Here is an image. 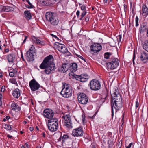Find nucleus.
<instances>
[{
    "mask_svg": "<svg viewBox=\"0 0 148 148\" xmlns=\"http://www.w3.org/2000/svg\"><path fill=\"white\" fill-rule=\"evenodd\" d=\"M111 105L112 108V116L114 115L113 107L116 110H119L122 107V101L120 94L119 93V90L116 87L111 95Z\"/></svg>",
    "mask_w": 148,
    "mask_h": 148,
    "instance_id": "f257e3e1",
    "label": "nucleus"
},
{
    "mask_svg": "<svg viewBox=\"0 0 148 148\" xmlns=\"http://www.w3.org/2000/svg\"><path fill=\"white\" fill-rule=\"evenodd\" d=\"M53 58L52 55H50L46 57L40 66L42 69H45L44 71L47 74H49L51 71H54L55 66L53 62Z\"/></svg>",
    "mask_w": 148,
    "mask_h": 148,
    "instance_id": "f03ea898",
    "label": "nucleus"
},
{
    "mask_svg": "<svg viewBox=\"0 0 148 148\" xmlns=\"http://www.w3.org/2000/svg\"><path fill=\"white\" fill-rule=\"evenodd\" d=\"M47 20L49 22L53 25H57L59 21L54 13L51 12H48L46 13L45 15Z\"/></svg>",
    "mask_w": 148,
    "mask_h": 148,
    "instance_id": "7ed1b4c3",
    "label": "nucleus"
},
{
    "mask_svg": "<svg viewBox=\"0 0 148 148\" xmlns=\"http://www.w3.org/2000/svg\"><path fill=\"white\" fill-rule=\"evenodd\" d=\"M48 129L51 132H54L57 131L58 128V121L57 119H51L48 121Z\"/></svg>",
    "mask_w": 148,
    "mask_h": 148,
    "instance_id": "20e7f679",
    "label": "nucleus"
},
{
    "mask_svg": "<svg viewBox=\"0 0 148 148\" xmlns=\"http://www.w3.org/2000/svg\"><path fill=\"white\" fill-rule=\"evenodd\" d=\"M72 91L69 87L68 85L66 84H63L62 89L60 92V94L65 98H68L72 95Z\"/></svg>",
    "mask_w": 148,
    "mask_h": 148,
    "instance_id": "39448f33",
    "label": "nucleus"
},
{
    "mask_svg": "<svg viewBox=\"0 0 148 148\" xmlns=\"http://www.w3.org/2000/svg\"><path fill=\"white\" fill-rule=\"evenodd\" d=\"M35 47L32 45L29 50L25 54V58L28 62L33 61L34 60V54L35 52Z\"/></svg>",
    "mask_w": 148,
    "mask_h": 148,
    "instance_id": "423d86ee",
    "label": "nucleus"
},
{
    "mask_svg": "<svg viewBox=\"0 0 148 148\" xmlns=\"http://www.w3.org/2000/svg\"><path fill=\"white\" fill-rule=\"evenodd\" d=\"M102 46L99 43H94L90 46V52L93 55L98 54L102 49Z\"/></svg>",
    "mask_w": 148,
    "mask_h": 148,
    "instance_id": "0eeeda50",
    "label": "nucleus"
},
{
    "mask_svg": "<svg viewBox=\"0 0 148 148\" xmlns=\"http://www.w3.org/2000/svg\"><path fill=\"white\" fill-rule=\"evenodd\" d=\"M108 68L110 69H112L116 68L119 65V61L118 59L114 57L112 58L111 61L106 63Z\"/></svg>",
    "mask_w": 148,
    "mask_h": 148,
    "instance_id": "6e6552de",
    "label": "nucleus"
},
{
    "mask_svg": "<svg viewBox=\"0 0 148 148\" xmlns=\"http://www.w3.org/2000/svg\"><path fill=\"white\" fill-rule=\"evenodd\" d=\"M89 86L92 90H97L100 89L101 84L99 81L94 79L91 80L90 82Z\"/></svg>",
    "mask_w": 148,
    "mask_h": 148,
    "instance_id": "1a4fd4ad",
    "label": "nucleus"
},
{
    "mask_svg": "<svg viewBox=\"0 0 148 148\" xmlns=\"http://www.w3.org/2000/svg\"><path fill=\"white\" fill-rule=\"evenodd\" d=\"M77 98L79 102L81 104H86L88 102V97L85 93H80Z\"/></svg>",
    "mask_w": 148,
    "mask_h": 148,
    "instance_id": "9d476101",
    "label": "nucleus"
},
{
    "mask_svg": "<svg viewBox=\"0 0 148 148\" xmlns=\"http://www.w3.org/2000/svg\"><path fill=\"white\" fill-rule=\"evenodd\" d=\"M29 86L32 91L37 90L40 86L39 84L34 79L32 80L29 82Z\"/></svg>",
    "mask_w": 148,
    "mask_h": 148,
    "instance_id": "9b49d317",
    "label": "nucleus"
},
{
    "mask_svg": "<svg viewBox=\"0 0 148 148\" xmlns=\"http://www.w3.org/2000/svg\"><path fill=\"white\" fill-rule=\"evenodd\" d=\"M54 46L58 50L63 53H66L68 51L67 48L63 44L56 42L55 43Z\"/></svg>",
    "mask_w": 148,
    "mask_h": 148,
    "instance_id": "f8f14e48",
    "label": "nucleus"
},
{
    "mask_svg": "<svg viewBox=\"0 0 148 148\" xmlns=\"http://www.w3.org/2000/svg\"><path fill=\"white\" fill-rule=\"evenodd\" d=\"M44 116L48 119H51L54 115L53 111L51 110L46 109L43 112Z\"/></svg>",
    "mask_w": 148,
    "mask_h": 148,
    "instance_id": "ddd939ff",
    "label": "nucleus"
},
{
    "mask_svg": "<svg viewBox=\"0 0 148 148\" xmlns=\"http://www.w3.org/2000/svg\"><path fill=\"white\" fill-rule=\"evenodd\" d=\"M72 133L75 136H82L83 134V132L82 128L80 127L73 130Z\"/></svg>",
    "mask_w": 148,
    "mask_h": 148,
    "instance_id": "4468645a",
    "label": "nucleus"
},
{
    "mask_svg": "<svg viewBox=\"0 0 148 148\" xmlns=\"http://www.w3.org/2000/svg\"><path fill=\"white\" fill-rule=\"evenodd\" d=\"M75 78L77 80L81 82H84L88 80V77L87 75L83 74L80 75H76Z\"/></svg>",
    "mask_w": 148,
    "mask_h": 148,
    "instance_id": "2eb2a0df",
    "label": "nucleus"
},
{
    "mask_svg": "<svg viewBox=\"0 0 148 148\" xmlns=\"http://www.w3.org/2000/svg\"><path fill=\"white\" fill-rule=\"evenodd\" d=\"M69 67L68 65L66 63L62 64V66L59 68V71L62 73L66 72L68 70Z\"/></svg>",
    "mask_w": 148,
    "mask_h": 148,
    "instance_id": "dca6fc26",
    "label": "nucleus"
},
{
    "mask_svg": "<svg viewBox=\"0 0 148 148\" xmlns=\"http://www.w3.org/2000/svg\"><path fill=\"white\" fill-rule=\"evenodd\" d=\"M12 95L14 97L18 98L21 95L20 90L18 88L15 89L13 91Z\"/></svg>",
    "mask_w": 148,
    "mask_h": 148,
    "instance_id": "f3484780",
    "label": "nucleus"
},
{
    "mask_svg": "<svg viewBox=\"0 0 148 148\" xmlns=\"http://www.w3.org/2000/svg\"><path fill=\"white\" fill-rule=\"evenodd\" d=\"M7 58L9 63H13L15 58V55L13 54H10L7 56Z\"/></svg>",
    "mask_w": 148,
    "mask_h": 148,
    "instance_id": "a211bd4d",
    "label": "nucleus"
},
{
    "mask_svg": "<svg viewBox=\"0 0 148 148\" xmlns=\"http://www.w3.org/2000/svg\"><path fill=\"white\" fill-rule=\"evenodd\" d=\"M148 8L145 5H143L142 8V15L143 16H146L148 15Z\"/></svg>",
    "mask_w": 148,
    "mask_h": 148,
    "instance_id": "6ab92c4d",
    "label": "nucleus"
},
{
    "mask_svg": "<svg viewBox=\"0 0 148 148\" xmlns=\"http://www.w3.org/2000/svg\"><path fill=\"white\" fill-rule=\"evenodd\" d=\"M62 118L64 119V123H66L68 122H71V120L70 119V116L69 115H66L62 117Z\"/></svg>",
    "mask_w": 148,
    "mask_h": 148,
    "instance_id": "aec40b11",
    "label": "nucleus"
},
{
    "mask_svg": "<svg viewBox=\"0 0 148 148\" xmlns=\"http://www.w3.org/2000/svg\"><path fill=\"white\" fill-rule=\"evenodd\" d=\"M77 65L76 63H73L71 65L70 68L71 71L72 72L75 71L77 69Z\"/></svg>",
    "mask_w": 148,
    "mask_h": 148,
    "instance_id": "412c9836",
    "label": "nucleus"
},
{
    "mask_svg": "<svg viewBox=\"0 0 148 148\" xmlns=\"http://www.w3.org/2000/svg\"><path fill=\"white\" fill-rule=\"evenodd\" d=\"M24 13L26 19L29 20L31 18L32 16L29 11L28 10L25 11Z\"/></svg>",
    "mask_w": 148,
    "mask_h": 148,
    "instance_id": "4be33fe9",
    "label": "nucleus"
},
{
    "mask_svg": "<svg viewBox=\"0 0 148 148\" xmlns=\"http://www.w3.org/2000/svg\"><path fill=\"white\" fill-rule=\"evenodd\" d=\"M140 58L142 60H145L148 59V56L146 53L143 52L142 53L140 56Z\"/></svg>",
    "mask_w": 148,
    "mask_h": 148,
    "instance_id": "5701e85b",
    "label": "nucleus"
},
{
    "mask_svg": "<svg viewBox=\"0 0 148 148\" xmlns=\"http://www.w3.org/2000/svg\"><path fill=\"white\" fill-rule=\"evenodd\" d=\"M11 107L14 110H19V107L18 105L15 103H12L11 105Z\"/></svg>",
    "mask_w": 148,
    "mask_h": 148,
    "instance_id": "b1692460",
    "label": "nucleus"
},
{
    "mask_svg": "<svg viewBox=\"0 0 148 148\" xmlns=\"http://www.w3.org/2000/svg\"><path fill=\"white\" fill-rule=\"evenodd\" d=\"M14 10V8L10 6H5L4 11L8 12L10 11H13Z\"/></svg>",
    "mask_w": 148,
    "mask_h": 148,
    "instance_id": "393cba45",
    "label": "nucleus"
},
{
    "mask_svg": "<svg viewBox=\"0 0 148 148\" xmlns=\"http://www.w3.org/2000/svg\"><path fill=\"white\" fill-rule=\"evenodd\" d=\"M64 123V125L66 126L67 128H71L72 127V123L71 121V122H68L66 123Z\"/></svg>",
    "mask_w": 148,
    "mask_h": 148,
    "instance_id": "a878e982",
    "label": "nucleus"
},
{
    "mask_svg": "<svg viewBox=\"0 0 148 148\" xmlns=\"http://www.w3.org/2000/svg\"><path fill=\"white\" fill-rule=\"evenodd\" d=\"M146 28L145 26L144 25L141 26L139 29V31L140 33H143L144 31H146Z\"/></svg>",
    "mask_w": 148,
    "mask_h": 148,
    "instance_id": "bb28decb",
    "label": "nucleus"
},
{
    "mask_svg": "<svg viewBox=\"0 0 148 148\" xmlns=\"http://www.w3.org/2000/svg\"><path fill=\"white\" fill-rule=\"evenodd\" d=\"M143 47L144 49L148 52V42L145 41L143 45Z\"/></svg>",
    "mask_w": 148,
    "mask_h": 148,
    "instance_id": "cd10ccee",
    "label": "nucleus"
},
{
    "mask_svg": "<svg viewBox=\"0 0 148 148\" xmlns=\"http://www.w3.org/2000/svg\"><path fill=\"white\" fill-rule=\"evenodd\" d=\"M29 5H25V6L28 8H34V6L30 2L29 0H26Z\"/></svg>",
    "mask_w": 148,
    "mask_h": 148,
    "instance_id": "c85d7f7f",
    "label": "nucleus"
},
{
    "mask_svg": "<svg viewBox=\"0 0 148 148\" xmlns=\"http://www.w3.org/2000/svg\"><path fill=\"white\" fill-rule=\"evenodd\" d=\"M68 138H69V136L67 135H63L62 138V143H64Z\"/></svg>",
    "mask_w": 148,
    "mask_h": 148,
    "instance_id": "c756f323",
    "label": "nucleus"
},
{
    "mask_svg": "<svg viewBox=\"0 0 148 148\" xmlns=\"http://www.w3.org/2000/svg\"><path fill=\"white\" fill-rule=\"evenodd\" d=\"M87 13V12L86 11H83L81 13V17L79 19L80 20H82L83 17L86 15V14Z\"/></svg>",
    "mask_w": 148,
    "mask_h": 148,
    "instance_id": "7c9ffc66",
    "label": "nucleus"
},
{
    "mask_svg": "<svg viewBox=\"0 0 148 148\" xmlns=\"http://www.w3.org/2000/svg\"><path fill=\"white\" fill-rule=\"evenodd\" d=\"M111 54L109 52H106L105 53L104 57L106 59H108L109 58V57L111 55Z\"/></svg>",
    "mask_w": 148,
    "mask_h": 148,
    "instance_id": "2f4dec72",
    "label": "nucleus"
},
{
    "mask_svg": "<svg viewBox=\"0 0 148 148\" xmlns=\"http://www.w3.org/2000/svg\"><path fill=\"white\" fill-rule=\"evenodd\" d=\"M4 128L9 130H10L12 129L11 126L8 124H6L5 125Z\"/></svg>",
    "mask_w": 148,
    "mask_h": 148,
    "instance_id": "473e14b6",
    "label": "nucleus"
},
{
    "mask_svg": "<svg viewBox=\"0 0 148 148\" xmlns=\"http://www.w3.org/2000/svg\"><path fill=\"white\" fill-rule=\"evenodd\" d=\"M10 82L12 84H15L16 83V81L15 79L12 78L10 79Z\"/></svg>",
    "mask_w": 148,
    "mask_h": 148,
    "instance_id": "72a5a7b5",
    "label": "nucleus"
},
{
    "mask_svg": "<svg viewBox=\"0 0 148 148\" xmlns=\"http://www.w3.org/2000/svg\"><path fill=\"white\" fill-rule=\"evenodd\" d=\"M36 43L38 44L42 45L43 43V42L41 41L40 40L38 39H36Z\"/></svg>",
    "mask_w": 148,
    "mask_h": 148,
    "instance_id": "f704fd0d",
    "label": "nucleus"
},
{
    "mask_svg": "<svg viewBox=\"0 0 148 148\" xmlns=\"http://www.w3.org/2000/svg\"><path fill=\"white\" fill-rule=\"evenodd\" d=\"M5 6L0 5V12H3L4 11Z\"/></svg>",
    "mask_w": 148,
    "mask_h": 148,
    "instance_id": "c9c22d12",
    "label": "nucleus"
},
{
    "mask_svg": "<svg viewBox=\"0 0 148 148\" xmlns=\"http://www.w3.org/2000/svg\"><path fill=\"white\" fill-rule=\"evenodd\" d=\"M76 55L78 57L80 58V59L83 60L84 62H86L84 58L82 56L80 55H78L77 54H76Z\"/></svg>",
    "mask_w": 148,
    "mask_h": 148,
    "instance_id": "e433bc0d",
    "label": "nucleus"
},
{
    "mask_svg": "<svg viewBox=\"0 0 148 148\" xmlns=\"http://www.w3.org/2000/svg\"><path fill=\"white\" fill-rule=\"evenodd\" d=\"M132 145V143H130L128 146L126 144L125 146H126V148H130Z\"/></svg>",
    "mask_w": 148,
    "mask_h": 148,
    "instance_id": "4c0bfd02",
    "label": "nucleus"
},
{
    "mask_svg": "<svg viewBox=\"0 0 148 148\" xmlns=\"http://www.w3.org/2000/svg\"><path fill=\"white\" fill-rule=\"evenodd\" d=\"M5 90V87L4 86H2L1 90V92H4Z\"/></svg>",
    "mask_w": 148,
    "mask_h": 148,
    "instance_id": "58836bf2",
    "label": "nucleus"
},
{
    "mask_svg": "<svg viewBox=\"0 0 148 148\" xmlns=\"http://www.w3.org/2000/svg\"><path fill=\"white\" fill-rule=\"evenodd\" d=\"M122 38V35H120L118 37L117 39L118 40V42H120L121 39Z\"/></svg>",
    "mask_w": 148,
    "mask_h": 148,
    "instance_id": "ea45409f",
    "label": "nucleus"
},
{
    "mask_svg": "<svg viewBox=\"0 0 148 148\" xmlns=\"http://www.w3.org/2000/svg\"><path fill=\"white\" fill-rule=\"evenodd\" d=\"M9 75L10 77H12L14 76V73L13 72H10L9 73Z\"/></svg>",
    "mask_w": 148,
    "mask_h": 148,
    "instance_id": "a19ab883",
    "label": "nucleus"
},
{
    "mask_svg": "<svg viewBox=\"0 0 148 148\" xmlns=\"http://www.w3.org/2000/svg\"><path fill=\"white\" fill-rule=\"evenodd\" d=\"M81 9L83 11H86V6L84 5H82L81 7Z\"/></svg>",
    "mask_w": 148,
    "mask_h": 148,
    "instance_id": "79ce46f5",
    "label": "nucleus"
},
{
    "mask_svg": "<svg viewBox=\"0 0 148 148\" xmlns=\"http://www.w3.org/2000/svg\"><path fill=\"white\" fill-rule=\"evenodd\" d=\"M80 11L79 10H77L76 13V14L77 16V17H78L79 15L80 14Z\"/></svg>",
    "mask_w": 148,
    "mask_h": 148,
    "instance_id": "37998d69",
    "label": "nucleus"
},
{
    "mask_svg": "<svg viewBox=\"0 0 148 148\" xmlns=\"http://www.w3.org/2000/svg\"><path fill=\"white\" fill-rule=\"evenodd\" d=\"M139 103L138 101H136V107L138 108L139 106Z\"/></svg>",
    "mask_w": 148,
    "mask_h": 148,
    "instance_id": "c03bdc74",
    "label": "nucleus"
},
{
    "mask_svg": "<svg viewBox=\"0 0 148 148\" xmlns=\"http://www.w3.org/2000/svg\"><path fill=\"white\" fill-rule=\"evenodd\" d=\"M89 18L88 16H87L85 19V21L86 22H88L89 21Z\"/></svg>",
    "mask_w": 148,
    "mask_h": 148,
    "instance_id": "a18cd8bd",
    "label": "nucleus"
},
{
    "mask_svg": "<svg viewBox=\"0 0 148 148\" xmlns=\"http://www.w3.org/2000/svg\"><path fill=\"white\" fill-rule=\"evenodd\" d=\"M90 148H96L95 146L93 144H92L90 145Z\"/></svg>",
    "mask_w": 148,
    "mask_h": 148,
    "instance_id": "49530a36",
    "label": "nucleus"
},
{
    "mask_svg": "<svg viewBox=\"0 0 148 148\" xmlns=\"http://www.w3.org/2000/svg\"><path fill=\"white\" fill-rule=\"evenodd\" d=\"M139 20V18L138 16H136V17L135 21L136 22H138Z\"/></svg>",
    "mask_w": 148,
    "mask_h": 148,
    "instance_id": "de8ad7c7",
    "label": "nucleus"
},
{
    "mask_svg": "<svg viewBox=\"0 0 148 148\" xmlns=\"http://www.w3.org/2000/svg\"><path fill=\"white\" fill-rule=\"evenodd\" d=\"M121 143H122V142H121V141H120L119 143V148H121Z\"/></svg>",
    "mask_w": 148,
    "mask_h": 148,
    "instance_id": "09e8293b",
    "label": "nucleus"
},
{
    "mask_svg": "<svg viewBox=\"0 0 148 148\" xmlns=\"http://www.w3.org/2000/svg\"><path fill=\"white\" fill-rule=\"evenodd\" d=\"M25 39L24 40H23V43H25V42L27 38V36H25Z\"/></svg>",
    "mask_w": 148,
    "mask_h": 148,
    "instance_id": "8fccbe9b",
    "label": "nucleus"
},
{
    "mask_svg": "<svg viewBox=\"0 0 148 148\" xmlns=\"http://www.w3.org/2000/svg\"><path fill=\"white\" fill-rule=\"evenodd\" d=\"M21 58L22 59V60L23 61H25V59H24V57H23V53H22V52L21 53Z\"/></svg>",
    "mask_w": 148,
    "mask_h": 148,
    "instance_id": "3c124183",
    "label": "nucleus"
},
{
    "mask_svg": "<svg viewBox=\"0 0 148 148\" xmlns=\"http://www.w3.org/2000/svg\"><path fill=\"white\" fill-rule=\"evenodd\" d=\"M134 59H135V53H134L133 54V64H134Z\"/></svg>",
    "mask_w": 148,
    "mask_h": 148,
    "instance_id": "603ef678",
    "label": "nucleus"
},
{
    "mask_svg": "<svg viewBox=\"0 0 148 148\" xmlns=\"http://www.w3.org/2000/svg\"><path fill=\"white\" fill-rule=\"evenodd\" d=\"M3 98V95L1 93L0 94V100H2Z\"/></svg>",
    "mask_w": 148,
    "mask_h": 148,
    "instance_id": "864d4df0",
    "label": "nucleus"
},
{
    "mask_svg": "<svg viewBox=\"0 0 148 148\" xmlns=\"http://www.w3.org/2000/svg\"><path fill=\"white\" fill-rule=\"evenodd\" d=\"M85 119V115H82V120L83 122Z\"/></svg>",
    "mask_w": 148,
    "mask_h": 148,
    "instance_id": "5fc2aeb1",
    "label": "nucleus"
},
{
    "mask_svg": "<svg viewBox=\"0 0 148 148\" xmlns=\"http://www.w3.org/2000/svg\"><path fill=\"white\" fill-rule=\"evenodd\" d=\"M51 35L53 36V37H55V38H58L57 37V36L55 35H53V34H51Z\"/></svg>",
    "mask_w": 148,
    "mask_h": 148,
    "instance_id": "6e6d98bb",
    "label": "nucleus"
},
{
    "mask_svg": "<svg viewBox=\"0 0 148 148\" xmlns=\"http://www.w3.org/2000/svg\"><path fill=\"white\" fill-rule=\"evenodd\" d=\"M34 129L33 127H30L29 128V130L31 131H33Z\"/></svg>",
    "mask_w": 148,
    "mask_h": 148,
    "instance_id": "4d7b16f0",
    "label": "nucleus"
},
{
    "mask_svg": "<svg viewBox=\"0 0 148 148\" xmlns=\"http://www.w3.org/2000/svg\"><path fill=\"white\" fill-rule=\"evenodd\" d=\"M54 1H55V2H57V3H58L59 2H60V1L61 0H53Z\"/></svg>",
    "mask_w": 148,
    "mask_h": 148,
    "instance_id": "13d9d810",
    "label": "nucleus"
},
{
    "mask_svg": "<svg viewBox=\"0 0 148 148\" xmlns=\"http://www.w3.org/2000/svg\"><path fill=\"white\" fill-rule=\"evenodd\" d=\"M10 118V117L9 116H7L5 117V119L7 120H8Z\"/></svg>",
    "mask_w": 148,
    "mask_h": 148,
    "instance_id": "bf43d9fd",
    "label": "nucleus"
},
{
    "mask_svg": "<svg viewBox=\"0 0 148 148\" xmlns=\"http://www.w3.org/2000/svg\"><path fill=\"white\" fill-rule=\"evenodd\" d=\"M2 105V100H0V106H1Z\"/></svg>",
    "mask_w": 148,
    "mask_h": 148,
    "instance_id": "052dcab7",
    "label": "nucleus"
},
{
    "mask_svg": "<svg viewBox=\"0 0 148 148\" xmlns=\"http://www.w3.org/2000/svg\"><path fill=\"white\" fill-rule=\"evenodd\" d=\"M7 136L8 138H11L12 137V136H11V135H7Z\"/></svg>",
    "mask_w": 148,
    "mask_h": 148,
    "instance_id": "680f3d73",
    "label": "nucleus"
},
{
    "mask_svg": "<svg viewBox=\"0 0 148 148\" xmlns=\"http://www.w3.org/2000/svg\"><path fill=\"white\" fill-rule=\"evenodd\" d=\"M139 25V24L138 23V22H136V26L137 27Z\"/></svg>",
    "mask_w": 148,
    "mask_h": 148,
    "instance_id": "e2e57ef3",
    "label": "nucleus"
},
{
    "mask_svg": "<svg viewBox=\"0 0 148 148\" xmlns=\"http://www.w3.org/2000/svg\"><path fill=\"white\" fill-rule=\"evenodd\" d=\"M9 51V50L8 49H6L5 50V52L6 53L8 52Z\"/></svg>",
    "mask_w": 148,
    "mask_h": 148,
    "instance_id": "0e129e2a",
    "label": "nucleus"
},
{
    "mask_svg": "<svg viewBox=\"0 0 148 148\" xmlns=\"http://www.w3.org/2000/svg\"><path fill=\"white\" fill-rule=\"evenodd\" d=\"M25 145L27 147V148H28V144L27 143H26L25 144Z\"/></svg>",
    "mask_w": 148,
    "mask_h": 148,
    "instance_id": "69168bd1",
    "label": "nucleus"
},
{
    "mask_svg": "<svg viewBox=\"0 0 148 148\" xmlns=\"http://www.w3.org/2000/svg\"><path fill=\"white\" fill-rule=\"evenodd\" d=\"M42 135H43V136L44 137H45V133L44 132H43V134H42Z\"/></svg>",
    "mask_w": 148,
    "mask_h": 148,
    "instance_id": "338daca9",
    "label": "nucleus"
},
{
    "mask_svg": "<svg viewBox=\"0 0 148 148\" xmlns=\"http://www.w3.org/2000/svg\"><path fill=\"white\" fill-rule=\"evenodd\" d=\"M103 2L105 3H106L107 2V0H103Z\"/></svg>",
    "mask_w": 148,
    "mask_h": 148,
    "instance_id": "774afa93",
    "label": "nucleus"
}]
</instances>
